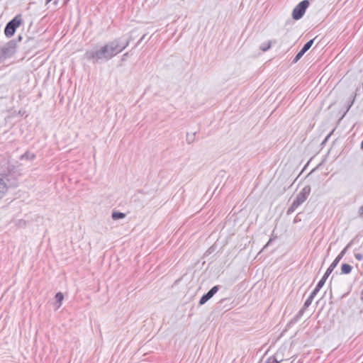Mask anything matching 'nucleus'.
I'll use <instances>...</instances> for the list:
<instances>
[{
  "label": "nucleus",
  "instance_id": "obj_1",
  "mask_svg": "<svg viewBox=\"0 0 363 363\" xmlns=\"http://www.w3.org/2000/svg\"><path fill=\"white\" fill-rule=\"evenodd\" d=\"M129 42V40L123 43L121 42L120 40H113L100 48L86 50L84 57L94 63L108 61L128 47Z\"/></svg>",
  "mask_w": 363,
  "mask_h": 363
},
{
  "label": "nucleus",
  "instance_id": "obj_2",
  "mask_svg": "<svg viewBox=\"0 0 363 363\" xmlns=\"http://www.w3.org/2000/svg\"><path fill=\"white\" fill-rule=\"evenodd\" d=\"M311 193V186H305L297 194L291 206L287 210V214L292 213L300 205H301L308 198Z\"/></svg>",
  "mask_w": 363,
  "mask_h": 363
},
{
  "label": "nucleus",
  "instance_id": "obj_3",
  "mask_svg": "<svg viewBox=\"0 0 363 363\" xmlns=\"http://www.w3.org/2000/svg\"><path fill=\"white\" fill-rule=\"evenodd\" d=\"M22 18L20 15H17L11 21H9L5 28V35L10 38L13 35L16 28L21 24Z\"/></svg>",
  "mask_w": 363,
  "mask_h": 363
},
{
  "label": "nucleus",
  "instance_id": "obj_4",
  "mask_svg": "<svg viewBox=\"0 0 363 363\" xmlns=\"http://www.w3.org/2000/svg\"><path fill=\"white\" fill-rule=\"evenodd\" d=\"M11 186L10 175L0 173V200L6 195Z\"/></svg>",
  "mask_w": 363,
  "mask_h": 363
},
{
  "label": "nucleus",
  "instance_id": "obj_5",
  "mask_svg": "<svg viewBox=\"0 0 363 363\" xmlns=\"http://www.w3.org/2000/svg\"><path fill=\"white\" fill-rule=\"evenodd\" d=\"M308 6L309 2L308 0H303L301 2H300L293 10V18L295 20H298L301 18H302Z\"/></svg>",
  "mask_w": 363,
  "mask_h": 363
},
{
  "label": "nucleus",
  "instance_id": "obj_6",
  "mask_svg": "<svg viewBox=\"0 0 363 363\" xmlns=\"http://www.w3.org/2000/svg\"><path fill=\"white\" fill-rule=\"evenodd\" d=\"M14 52V47L12 44H8L0 48V62L4 61L6 58L10 57Z\"/></svg>",
  "mask_w": 363,
  "mask_h": 363
},
{
  "label": "nucleus",
  "instance_id": "obj_7",
  "mask_svg": "<svg viewBox=\"0 0 363 363\" xmlns=\"http://www.w3.org/2000/svg\"><path fill=\"white\" fill-rule=\"evenodd\" d=\"M350 244H348L340 253V255L335 259V260L333 262V263L330 265L328 269L326 271V273H328L330 275L332 272L334 270V269L336 267L340 259L342 258V257L346 253L347 249L349 248Z\"/></svg>",
  "mask_w": 363,
  "mask_h": 363
},
{
  "label": "nucleus",
  "instance_id": "obj_8",
  "mask_svg": "<svg viewBox=\"0 0 363 363\" xmlns=\"http://www.w3.org/2000/svg\"><path fill=\"white\" fill-rule=\"evenodd\" d=\"M218 291V286H215L211 288L206 294H204L199 301L200 305L206 303L213 295Z\"/></svg>",
  "mask_w": 363,
  "mask_h": 363
},
{
  "label": "nucleus",
  "instance_id": "obj_9",
  "mask_svg": "<svg viewBox=\"0 0 363 363\" xmlns=\"http://www.w3.org/2000/svg\"><path fill=\"white\" fill-rule=\"evenodd\" d=\"M328 277H329L328 273L325 272L324 276L323 277V278L320 280V281L318 283L316 287L313 290L315 291V293H318L320 291V289L323 286V285L325 284V281Z\"/></svg>",
  "mask_w": 363,
  "mask_h": 363
},
{
  "label": "nucleus",
  "instance_id": "obj_10",
  "mask_svg": "<svg viewBox=\"0 0 363 363\" xmlns=\"http://www.w3.org/2000/svg\"><path fill=\"white\" fill-rule=\"evenodd\" d=\"M64 299V296L61 292H58L55 295V300L57 304V308H59L62 304V302Z\"/></svg>",
  "mask_w": 363,
  "mask_h": 363
},
{
  "label": "nucleus",
  "instance_id": "obj_11",
  "mask_svg": "<svg viewBox=\"0 0 363 363\" xmlns=\"http://www.w3.org/2000/svg\"><path fill=\"white\" fill-rule=\"evenodd\" d=\"M352 267L348 264H342L341 266L342 274H347L352 271Z\"/></svg>",
  "mask_w": 363,
  "mask_h": 363
},
{
  "label": "nucleus",
  "instance_id": "obj_12",
  "mask_svg": "<svg viewBox=\"0 0 363 363\" xmlns=\"http://www.w3.org/2000/svg\"><path fill=\"white\" fill-rule=\"evenodd\" d=\"M111 217L113 220H116L118 219L124 218L125 217V214L118 211H113L112 213Z\"/></svg>",
  "mask_w": 363,
  "mask_h": 363
},
{
  "label": "nucleus",
  "instance_id": "obj_13",
  "mask_svg": "<svg viewBox=\"0 0 363 363\" xmlns=\"http://www.w3.org/2000/svg\"><path fill=\"white\" fill-rule=\"evenodd\" d=\"M316 294H317V293H315L314 291H312V293L311 294L309 297L306 299V301L304 303V306L305 307L307 308V307H308L311 304V303H312V301H313V298H314V297H315V296Z\"/></svg>",
  "mask_w": 363,
  "mask_h": 363
},
{
  "label": "nucleus",
  "instance_id": "obj_14",
  "mask_svg": "<svg viewBox=\"0 0 363 363\" xmlns=\"http://www.w3.org/2000/svg\"><path fill=\"white\" fill-rule=\"evenodd\" d=\"M313 41L314 40H309L308 42H307L304 45L303 47L302 48V49L301 50V51L302 52H303L305 54L306 52H307L311 48V46L313 45Z\"/></svg>",
  "mask_w": 363,
  "mask_h": 363
},
{
  "label": "nucleus",
  "instance_id": "obj_15",
  "mask_svg": "<svg viewBox=\"0 0 363 363\" xmlns=\"http://www.w3.org/2000/svg\"><path fill=\"white\" fill-rule=\"evenodd\" d=\"M35 157V155L33 153L31 152H26L21 156L22 160H32Z\"/></svg>",
  "mask_w": 363,
  "mask_h": 363
},
{
  "label": "nucleus",
  "instance_id": "obj_16",
  "mask_svg": "<svg viewBox=\"0 0 363 363\" xmlns=\"http://www.w3.org/2000/svg\"><path fill=\"white\" fill-rule=\"evenodd\" d=\"M304 55L303 52H302L301 50L297 53V55H296V57H294V60H293V62L296 63L297 62L301 57L302 56Z\"/></svg>",
  "mask_w": 363,
  "mask_h": 363
},
{
  "label": "nucleus",
  "instance_id": "obj_17",
  "mask_svg": "<svg viewBox=\"0 0 363 363\" xmlns=\"http://www.w3.org/2000/svg\"><path fill=\"white\" fill-rule=\"evenodd\" d=\"M271 47V43L269 42L267 44H263L261 45L260 47V49L262 50V51H267V50H269Z\"/></svg>",
  "mask_w": 363,
  "mask_h": 363
},
{
  "label": "nucleus",
  "instance_id": "obj_18",
  "mask_svg": "<svg viewBox=\"0 0 363 363\" xmlns=\"http://www.w3.org/2000/svg\"><path fill=\"white\" fill-rule=\"evenodd\" d=\"M355 100V95L352 96V101L351 102L348 104V106H347V111H348V110L351 108V106H352L354 101Z\"/></svg>",
  "mask_w": 363,
  "mask_h": 363
},
{
  "label": "nucleus",
  "instance_id": "obj_19",
  "mask_svg": "<svg viewBox=\"0 0 363 363\" xmlns=\"http://www.w3.org/2000/svg\"><path fill=\"white\" fill-rule=\"evenodd\" d=\"M354 257L355 258L357 259V260H362L363 259V255L360 254V253H357L354 255Z\"/></svg>",
  "mask_w": 363,
  "mask_h": 363
},
{
  "label": "nucleus",
  "instance_id": "obj_20",
  "mask_svg": "<svg viewBox=\"0 0 363 363\" xmlns=\"http://www.w3.org/2000/svg\"><path fill=\"white\" fill-rule=\"evenodd\" d=\"M358 213L360 217L363 218V205L359 207Z\"/></svg>",
  "mask_w": 363,
  "mask_h": 363
},
{
  "label": "nucleus",
  "instance_id": "obj_21",
  "mask_svg": "<svg viewBox=\"0 0 363 363\" xmlns=\"http://www.w3.org/2000/svg\"><path fill=\"white\" fill-rule=\"evenodd\" d=\"M274 239V237H271V238L269 239L268 242L264 245V249L266 248Z\"/></svg>",
  "mask_w": 363,
  "mask_h": 363
},
{
  "label": "nucleus",
  "instance_id": "obj_22",
  "mask_svg": "<svg viewBox=\"0 0 363 363\" xmlns=\"http://www.w3.org/2000/svg\"><path fill=\"white\" fill-rule=\"evenodd\" d=\"M145 35H144L140 38V41L143 40L145 39Z\"/></svg>",
  "mask_w": 363,
  "mask_h": 363
},
{
  "label": "nucleus",
  "instance_id": "obj_23",
  "mask_svg": "<svg viewBox=\"0 0 363 363\" xmlns=\"http://www.w3.org/2000/svg\"><path fill=\"white\" fill-rule=\"evenodd\" d=\"M127 55H128V53L124 54V55H123L124 58H126Z\"/></svg>",
  "mask_w": 363,
  "mask_h": 363
},
{
  "label": "nucleus",
  "instance_id": "obj_24",
  "mask_svg": "<svg viewBox=\"0 0 363 363\" xmlns=\"http://www.w3.org/2000/svg\"><path fill=\"white\" fill-rule=\"evenodd\" d=\"M127 55H128V53L124 54V55H123L124 58H126Z\"/></svg>",
  "mask_w": 363,
  "mask_h": 363
},
{
  "label": "nucleus",
  "instance_id": "obj_25",
  "mask_svg": "<svg viewBox=\"0 0 363 363\" xmlns=\"http://www.w3.org/2000/svg\"><path fill=\"white\" fill-rule=\"evenodd\" d=\"M192 142V140H188V143H191Z\"/></svg>",
  "mask_w": 363,
  "mask_h": 363
},
{
  "label": "nucleus",
  "instance_id": "obj_26",
  "mask_svg": "<svg viewBox=\"0 0 363 363\" xmlns=\"http://www.w3.org/2000/svg\"><path fill=\"white\" fill-rule=\"evenodd\" d=\"M52 1V0H47V2H50V1Z\"/></svg>",
  "mask_w": 363,
  "mask_h": 363
}]
</instances>
